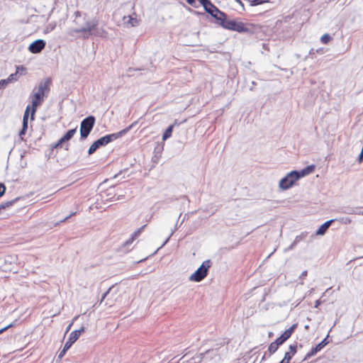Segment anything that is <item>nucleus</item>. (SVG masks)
I'll return each instance as SVG.
<instances>
[{"label": "nucleus", "mask_w": 363, "mask_h": 363, "mask_svg": "<svg viewBox=\"0 0 363 363\" xmlns=\"http://www.w3.org/2000/svg\"><path fill=\"white\" fill-rule=\"evenodd\" d=\"M74 19L73 23L75 28L71 29L69 32L70 35L74 36L75 33H81L84 39H87L90 35H94L100 36V30L98 28L99 21L96 19L89 20L88 15L85 13L77 11L74 13Z\"/></svg>", "instance_id": "f257e3e1"}, {"label": "nucleus", "mask_w": 363, "mask_h": 363, "mask_svg": "<svg viewBox=\"0 0 363 363\" xmlns=\"http://www.w3.org/2000/svg\"><path fill=\"white\" fill-rule=\"evenodd\" d=\"M218 24L223 28L236 31L239 33H246L248 35H252L256 33V30L258 27L252 23H245L241 21H238L235 19H228V16L225 13V17H222L221 19H218Z\"/></svg>", "instance_id": "f03ea898"}, {"label": "nucleus", "mask_w": 363, "mask_h": 363, "mask_svg": "<svg viewBox=\"0 0 363 363\" xmlns=\"http://www.w3.org/2000/svg\"><path fill=\"white\" fill-rule=\"evenodd\" d=\"M137 123V122H134L130 124L127 128L121 130L118 133H114L108 135H106L98 140H95L91 145L89 147L88 150V155H91L94 154L99 147L106 146L108 143L113 142V140L123 137L125 135L128 131H130Z\"/></svg>", "instance_id": "7ed1b4c3"}, {"label": "nucleus", "mask_w": 363, "mask_h": 363, "mask_svg": "<svg viewBox=\"0 0 363 363\" xmlns=\"http://www.w3.org/2000/svg\"><path fill=\"white\" fill-rule=\"evenodd\" d=\"M51 79L47 78L45 81L40 82L38 84V91L31 96L32 111L30 113V120L35 119V114L38 107L44 100L45 93L50 91V85L51 84Z\"/></svg>", "instance_id": "20e7f679"}, {"label": "nucleus", "mask_w": 363, "mask_h": 363, "mask_svg": "<svg viewBox=\"0 0 363 363\" xmlns=\"http://www.w3.org/2000/svg\"><path fill=\"white\" fill-rule=\"evenodd\" d=\"M200 4L203 6L204 11L210 14L216 20V23L218 24V19H221L222 17H225V12L220 11L216 7L210 0H201Z\"/></svg>", "instance_id": "39448f33"}, {"label": "nucleus", "mask_w": 363, "mask_h": 363, "mask_svg": "<svg viewBox=\"0 0 363 363\" xmlns=\"http://www.w3.org/2000/svg\"><path fill=\"white\" fill-rule=\"evenodd\" d=\"M211 261L207 259L204 261L201 265L190 276L189 280L199 282L202 281L208 275V269L211 267Z\"/></svg>", "instance_id": "423d86ee"}, {"label": "nucleus", "mask_w": 363, "mask_h": 363, "mask_svg": "<svg viewBox=\"0 0 363 363\" xmlns=\"http://www.w3.org/2000/svg\"><path fill=\"white\" fill-rule=\"evenodd\" d=\"M96 122L94 116H89L84 118L80 123V140H85L92 130Z\"/></svg>", "instance_id": "0eeeda50"}, {"label": "nucleus", "mask_w": 363, "mask_h": 363, "mask_svg": "<svg viewBox=\"0 0 363 363\" xmlns=\"http://www.w3.org/2000/svg\"><path fill=\"white\" fill-rule=\"evenodd\" d=\"M298 179L296 170L291 171L279 181V186L282 190H287L292 187Z\"/></svg>", "instance_id": "6e6552de"}, {"label": "nucleus", "mask_w": 363, "mask_h": 363, "mask_svg": "<svg viewBox=\"0 0 363 363\" xmlns=\"http://www.w3.org/2000/svg\"><path fill=\"white\" fill-rule=\"evenodd\" d=\"M329 333L327 336L318 345L312 347L311 350L306 354L302 362H304L311 357L315 356L318 352H320L323 347H325L329 343Z\"/></svg>", "instance_id": "1a4fd4ad"}, {"label": "nucleus", "mask_w": 363, "mask_h": 363, "mask_svg": "<svg viewBox=\"0 0 363 363\" xmlns=\"http://www.w3.org/2000/svg\"><path fill=\"white\" fill-rule=\"evenodd\" d=\"M46 43L44 40L38 39L31 43L28 50L33 54L40 53L45 47Z\"/></svg>", "instance_id": "9d476101"}, {"label": "nucleus", "mask_w": 363, "mask_h": 363, "mask_svg": "<svg viewBox=\"0 0 363 363\" xmlns=\"http://www.w3.org/2000/svg\"><path fill=\"white\" fill-rule=\"evenodd\" d=\"M84 330H85V328L84 326H82L80 329L75 330L72 331L70 333L68 340H67V342L65 344V347L70 348L72 347V345L78 340L80 335L83 332H84Z\"/></svg>", "instance_id": "9b49d317"}, {"label": "nucleus", "mask_w": 363, "mask_h": 363, "mask_svg": "<svg viewBox=\"0 0 363 363\" xmlns=\"http://www.w3.org/2000/svg\"><path fill=\"white\" fill-rule=\"evenodd\" d=\"M315 169V164H311L308 165L307 167H304L301 170H296V174L299 178V179L302 177H304L311 173H313Z\"/></svg>", "instance_id": "f8f14e48"}, {"label": "nucleus", "mask_w": 363, "mask_h": 363, "mask_svg": "<svg viewBox=\"0 0 363 363\" xmlns=\"http://www.w3.org/2000/svg\"><path fill=\"white\" fill-rule=\"evenodd\" d=\"M315 169V164H311L308 165L307 167H304L301 170H296V174L299 178V179L302 177H304L311 173H313Z\"/></svg>", "instance_id": "ddd939ff"}, {"label": "nucleus", "mask_w": 363, "mask_h": 363, "mask_svg": "<svg viewBox=\"0 0 363 363\" xmlns=\"http://www.w3.org/2000/svg\"><path fill=\"white\" fill-rule=\"evenodd\" d=\"M335 221V219H330L329 220H327L323 224H322L318 229L315 232V235H324L326 232L328 231V228Z\"/></svg>", "instance_id": "4468645a"}, {"label": "nucleus", "mask_w": 363, "mask_h": 363, "mask_svg": "<svg viewBox=\"0 0 363 363\" xmlns=\"http://www.w3.org/2000/svg\"><path fill=\"white\" fill-rule=\"evenodd\" d=\"M289 352H286L284 354L283 359L288 363H290L291 359L295 355L297 352V345H289Z\"/></svg>", "instance_id": "2eb2a0df"}, {"label": "nucleus", "mask_w": 363, "mask_h": 363, "mask_svg": "<svg viewBox=\"0 0 363 363\" xmlns=\"http://www.w3.org/2000/svg\"><path fill=\"white\" fill-rule=\"evenodd\" d=\"M20 70H26V69H25V67H24L23 66H18V67H16V72H15V73H13V74H11L9 76V77H8L9 80L11 82H14L17 81L18 77V72H19Z\"/></svg>", "instance_id": "dca6fc26"}, {"label": "nucleus", "mask_w": 363, "mask_h": 363, "mask_svg": "<svg viewBox=\"0 0 363 363\" xmlns=\"http://www.w3.org/2000/svg\"><path fill=\"white\" fill-rule=\"evenodd\" d=\"M12 259H13V257L11 256H9L6 258H5L4 259V264H0V268H1L3 271H7V270L11 271V268L7 266V264H11L12 262H13Z\"/></svg>", "instance_id": "f3484780"}, {"label": "nucleus", "mask_w": 363, "mask_h": 363, "mask_svg": "<svg viewBox=\"0 0 363 363\" xmlns=\"http://www.w3.org/2000/svg\"><path fill=\"white\" fill-rule=\"evenodd\" d=\"M146 227V225H143L142 227H140V228H138L133 235H132V237L130 240H128L127 242H126V244H129V243H131L136 238H138L140 233L143 232V230H144V228Z\"/></svg>", "instance_id": "a211bd4d"}, {"label": "nucleus", "mask_w": 363, "mask_h": 363, "mask_svg": "<svg viewBox=\"0 0 363 363\" xmlns=\"http://www.w3.org/2000/svg\"><path fill=\"white\" fill-rule=\"evenodd\" d=\"M173 125H169L162 135V140L164 141L172 136L173 132Z\"/></svg>", "instance_id": "6ab92c4d"}, {"label": "nucleus", "mask_w": 363, "mask_h": 363, "mask_svg": "<svg viewBox=\"0 0 363 363\" xmlns=\"http://www.w3.org/2000/svg\"><path fill=\"white\" fill-rule=\"evenodd\" d=\"M76 132H77V128L70 129L66 132V133L63 135V137L68 142L73 138V136L76 133Z\"/></svg>", "instance_id": "aec40b11"}, {"label": "nucleus", "mask_w": 363, "mask_h": 363, "mask_svg": "<svg viewBox=\"0 0 363 363\" xmlns=\"http://www.w3.org/2000/svg\"><path fill=\"white\" fill-rule=\"evenodd\" d=\"M289 337H287L284 333L277 337L274 341L278 344L279 346L283 345L287 340Z\"/></svg>", "instance_id": "412c9836"}, {"label": "nucleus", "mask_w": 363, "mask_h": 363, "mask_svg": "<svg viewBox=\"0 0 363 363\" xmlns=\"http://www.w3.org/2000/svg\"><path fill=\"white\" fill-rule=\"evenodd\" d=\"M279 345L278 344L274 341L272 342L269 345V347H268V351L269 352V355L274 354L275 352L277 351L278 348H279Z\"/></svg>", "instance_id": "4be33fe9"}, {"label": "nucleus", "mask_w": 363, "mask_h": 363, "mask_svg": "<svg viewBox=\"0 0 363 363\" xmlns=\"http://www.w3.org/2000/svg\"><path fill=\"white\" fill-rule=\"evenodd\" d=\"M297 327H298V323H294L289 329L286 330L284 332V333L287 337H289V338H290L291 335L293 334V333L294 332V330L296 329Z\"/></svg>", "instance_id": "5701e85b"}, {"label": "nucleus", "mask_w": 363, "mask_h": 363, "mask_svg": "<svg viewBox=\"0 0 363 363\" xmlns=\"http://www.w3.org/2000/svg\"><path fill=\"white\" fill-rule=\"evenodd\" d=\"M297 327H298V323H294L289 329L286 330L284 332V333L287 337H289V338H290L291 335L293 334V333L294 332V330L296 329Z\"/></svg>", "instance_id": "b1692460"}, {"label": "nucleus", "mask_w": 363, "mask_h": 363, "mask_svg": "<svg viewBox=\"0 0 363 363\" xmlns=\"http://www.w3.org/2000/svg\"><path fill=\"white\" fill-rule=\"evenodd\" d=\"M297 327H298V323H294L289 329L286 330L284 332V333L287 337H289V338H290L291 335L293 334V333L294 332V330L296 329Z\"/></svg>", "instance_id": "393cba45"}, {"label": "nucleus", "mask_w": 363, "mask_h": 363, "mask_svg": "<svg viewBox=\"0 0 363 363\" xmlns=\"http://www.w3.org/2000/svg\"><path fill=\"white\" fill-rule=\"evenodd\" d=\"M20 197H16V199H12L11 201L3 202L5 209H7L13 206L18 200H20Z\"/></svg>", "instance_id": "a878e982"}, {"label": "nucleus", "mask_w": 363, "mask_h": 363, "mask_svg": "<svg viewBox=\"0 0 363 363\" xmlns=\"http://www.w3.org/2000/svg\"><path fill=\"white\" fill-rule=\"evenodd\" d=\"M308 233L307 232H303L300 235H297L294 242L297 245L301 241L303 240L307 237Z\"/></svg>", "instance_id": "bb28decb"}, {"label": "nucleus", "mask_w": 363, "mask_h": 363, "mask_svg": "<svg viewBox=\"0 0 363 363\" xmlns=\"http://www.w3.org/2000/svg\"><path fill=\"white\" fill-rule=\"evenodd\" d=\"M66 142L67 140L62 136L56 143L52 145V149L62 147V144Z\"/></svg>", "instance_id": "cd10ccee"}, {"label": "nucleus", "mask_w": 363, "mask_h": 363, "mask_svg": "<svg viewBox=\"0 0 363 363\" xmlns=\"http://www.w3.org/2000/svg\"><path fill=\"white\" fill-rule=\"evenodd\" d=\"M32 111V106L28 105L23 114V121L28 122L29 112Z\"/></svg>", "instance_id": "c85d7f7f"}, {"label": "nucleus", "mask_w": 363, "mask_h": 363, "mask_svg": "<svg viewBox=\"0 0 363 363\" xmlns=\"http://www.w3.org/2000/svg\"><path fill=\"white\" fill-rule=\"evenodd\" d=\"M32 111V106L28 105L23 114V121L28 122L29 112Z\"/></svg>", "instance_id": "c756f323"}, {"label": "nucleus", "mask_w": 363, "mask_h": 363, "mask_svg": "<svg viewBox=\"0 0 363 363\" xmlns=\"http://www.w3.org/2000/svg\"><path fill=\"white\" fill-rule=\"evenodd\" d=\"M332 40H333V38L328 33L324 34L320 38V41L323 44H328Z\"/></svg>", "instance_id": "7c9ffc66"}, {"label": "nucleus", "mask_w": 363, "mask_h": 363, "mask_svg": "<svg viewBox=\"0 0 363 363\" xmlns=\"http://www.w3.org/2000/svg\"><path fill=\"white\" fill-rule=\"evenodd\" d=\"M335 220L340 222L342 224H345V225L350 224L352 222L351 218H350L349 217H342V218L335 219Z\"/></svg>", "instance_id": "2f4dec72"}, {"label": "nucleus", "mask_w": 363, "mask_h": 363, "mask_svg": "<svg viewBox=\"0 0 363 363\" xmlns=\"http://www.w3.org/2000/svg\"><path fill=\"white\" fill-rule=\"evenodd\" d=\"M9 83H11L8 78L6 79H1L0 80V89H4L6 87V86L9 84Z\"/></svg>", "instance_id": "473e14b6"}, {"label": "nucleus", "mask_w": 363, "mask_h": 363, "mask_svg": "<svg viewBox=\"0 0 363 363\" xmlns=\"http://www.w3.org/2000/svg\"><path fill=\"white\" fill-rule=\"evenodd\" d=\"M341 213L346 214H354V207H347Z\"/></svg>", "instance_id": "72a5a7b5"}, {"label": "nucleus", "mask_w": 363, "mask_h": 363, "mask_svg": "<svg viewBox=\"0 0 363 363\" xmlns=\"http://www.w3.org/2000/svg\"><path fill=\"white\" fill-rule=\"evenodd\" d=\"M6 187L4 183L0 182V197L3 196L6 193Z\"/></svg>", "instance_id": "f704fd0d"}, {"label": "nucleus", "mask_w": 363, "mask_h": 363, "mask_svg": "<svg viewBox=\"0 0 363 363\" xmlns=\"http://www.w3.org/2000/svg\"><path fill=\"white\" fill-rule=\"evenodd\" d=\"M69 348H67L65 347V345H64V347L63 349L60 351V352L59 353L58 356H57V359H62L65 353L67 352V351L69 350Z\"/></svg>", "instance_id": "c9c22d12"}, {"label": "nucleus", "mask_w": 363, "mask_h": 363, "mask_svg": "<svg viewBox=\"0 0 363 363\" xmlns=\"http://www.w3.org/2000/svg\"><path fill=\"white\" fill-rule=\"evenodd\" d=\"M199 3L201 0H198ZM186 3L193 7L197 8L199 6L196 4V0H186Z\"/></svg>", "instance_id": "e433bc0d"}, {"label": "nucleus", "mask_w": 363, "mask_h": 363, "mask_svg": "<svg viewBox=\"0 0 363 363\" xmlns=\"http://www.w3.org/2000/svg\"><path fill=\"white\" fill-rule=\"evenodd\" d=\"M14 326V323H12L8 325H6V327L0 329V335L2 334L3 333H4L5 331H6L8 329L12 328Z\"/></svg>", "instance_id": "4c0bfd02"}, {"label": "nucleus", "mask_w": 363, "mask_h": 363, "mask_svg": "<svg viewBox=\"0 0 363 363\" xmlns=\"http://www.w3.org/2000/svg\"><path fill=\"white\" fill-rule=\"evenodd\" d=\"M363 207H354L355 215H363Z\"/></svg>", "instance_id": "58836bf2"}, {"label": "nucleus", "mask_w": 363, "mask_h": 363, "mask_svg": "<svg viewBox=\"0 0 363 363\" xmlns=\"http://www.w3.org/2000/svg\"><path fill=\"white\" fill-rule=\"evenodd\" d=\"M178 228V225H176L175 226V228L174 230L172 231V233H170L169 236L166 239V240L164 242L162 246H164V245H166L167 243V242L169 241V238L172 237V235L174 234V231L177 230V228Z\"/></svg>", "instance_id": "ea45409f"}, {"label": "nucleus", "mask_w": 363, "mask_h": 363, "mask_svg": "<svg viewBox=\"0 0 363 363\" xmlns=\"http://www.w3.org/2000/svg\"><path fill=\"white\" fill-rule=\"evenodd\" d=\"M26 131H27V129L23 128H21V130L19 131V136L21 138V140H23V135H24L26 133Z\"/></svg>", "instance_id": "a19ab883"}, {"label": "nucleus", "mask_w": 363, "mask_h": 363, "mask_svg": "<svg viewBox=\"0 0 363 363\" xmlns=\"http://www.w3.org/2000/svg\"><path fill=\"white\" fill-rule=\"evenodd\" d=\"M111 291V288H109L101 296V301L100 302L102 303L103 301L105 299V298L106 297V296L109 294Z\"/></svg>", "instance_id": "79ce46f5"}, {"label": "nucleus", "mask_w": 363, "mask_h": 363, "mask_svg": "<svg viewBox=\"0 0 363 363\" xmlns=\"http://www.w3.org/2000/svg\"><path fill=\"white\" fill-rule=\"evenodd\" d=\"M296 246V244L293 242L286 250L285 251H290L292 250Z\"/></svg>", "instance_id": "37998d69"}, {"label": "nucleus", "mask_w": 363, "mask_h": 363, "mask_svg": "<svg viewBox=\"0 0 363 363\" xmlns=\"http://www.w3.org/2000/svg\"><path fill=\"white\" fill-rule=\"evenodd\" d=\"M307 274H308V272H307V270L303 271V272L301 273V276H300V279H303L305 277H306V276H307Z\"/></svg>", "instance_id": "c03bdc74"}, {"label": "nucleus", "mask_w": 363, "mask_h": 363, "mask_svg": "<svg viewBox=\"0 0 363 363\" xmlns=\"http://www.w3.org/2000/svg\"><path fill=\"white\" fill-rule=\"evenodd\" d=\"M28 121H23V124H22V128H26L28 130Z\"/></svg>", "instance_id": "a18cd8bd"}, {"label": "nucleus", "mask_w": 363, "mask_h": 363, "mask_svg": "<svg viewBox=\"0 0 363 363\" xmlns=\"http://www.w3.org/2000/svg\"><path fill=\"white\" fill-rule=\"evenodd\" d=\"M321 304V301L320 299L317 300L315 302L314 308H318V306Z\"/></svg>", "instance_id": "49530a36"}, {"label": "nucleus", "mask_w": 363, "mask_h": 363, "mask_svg": "<svg viewBox=\"0 0 363 363\" xmlns=\"http://www.w3.org/2000/svg\"><path fill=\"white\" fill-rule=\"evenodd\" d=\"M76 213H72L71 214H69V216H67V217H65L62 220H61V222H64L65 220H67L68 218H69L71 216H72L73 215H74Z\"/></svg>", "instance_id": "de8ad7c7"}, {"label": "nucleus", "mask_w": 363, "mask_h": 363, "mask_svg": "<svg viewBox=\"0 0 363 363\" xmlns=\"http://www.w3.org/2000/svg\"><path fill=\"white\" fill-rule=\"evenodd\" d=\"M315 53H316L315 50V49H313V48H311V49L310 50V51H309V55H311V56H313V55H315Z\"/></svg>", "instance_id": "09e8293b"}, {"label": "nucleus", "mask_w": 363, "mask_h": 363, "mask_svg": "<svg viewBox=\"0 0 363 363\" xmlns=\"http://www.w3.org/2000/svg\"><path fill=\"white\" fill-rule=\"evenodd\" d=\"M181 123H179L177 120H175L174 122L173 123V124H172L171 125H173V128H174L175 125H179Z\"/></svg>", "instance_id": "8fccbe9b"}, {"label": "nucleus", "mask_w": 363, "mask_h": 363, "mask_svg": "<svg viewBox=\"0 0 363 363\" xmlns=\"http://www.w3.org/2000/svg\"><path fill=\"white\" fill-rule=\"evenodd\" d=\"M3 210H6L5 208H4V205L3 203H1L0 204V213L3 211Z\"/></svg>", "instance_id": "3c124183"}, {"label": "nucleus", "mask_w": 363, "mask_h": 363, "mask_svg": "<svg viewBox=\"0 0 363 363\" xmlns=\"http://www.w3.org/2000/svg\"><path fill=\"white\" fill-rule=\"evenodd\" d=\"M236 2H238L242 7L244 9V5L241 0H235Z\"/></svg>", "instance_id": "603ef678"}, {"label": "nucleus", "mask_w": 363, "mask_h": 363, "mask_svg": "<svg viewBox=\"0 0 363 363\" xmlns=\"http://www.w3.org/2000/svg\"><path fill=\"white\" fill-rule=\"evenodd\" d=\"M315 52L317 53H323V48H320V49L315 50Z\"/></svg>", "instance_id": "864d4df0"}, {"label": "nucleus", "mask_w": 363, "mask_h": 363, "mask_svg": "<svg viewBox=\"0 0 363 363\" xmlns=\"http://www.w3.org/2000/svg\"><path fill=\"white\" fill-rule=\"evenodd\" d=\"M136 70H138V69L130 67L128 71V72H131L133 71H136Z\"/></svg>", "instance_id": "5fc2aeb1"}, {"label": "nucleus", "mask_w": 363, "mask_h": 363, "mask_svg": "<svg viewBox=\"0 0 363 363\" xmlns=\"http://www.w3.org/2000/svg\"><path fill=\"white\" fill-rule=\"evenodd\" d=\"M210 350H206L204 353H201L200 355L201 357V358H203L204 357V355L208 353Z\"/></svg>", "instance_id": "6e6d98bb"}, {"label": "nucleus", "mask_w": 363, "mask_h": 363, "mask_svg": "<svg viewBox=\"0 0 363 363\" xmlns=\"http://www.w3.org/2000/svg\"><path fill=\"white\" fill-rule=\"evenodd\" d=\"M130 21L132 23H134V21L136 23L137 22V19L136 18H130Z\"/></svg>", "instance_id": "4d7b16f0"}, {"label": "nucleus", "mask_w": 363, "mask_h": 363, "mask_svg": "<svg viewBox=\"0 0 363 363\" xmlns=\"http://www.w3.org/2000/svg\"><path fill=\"white\" fill-rule=\"evenodd\" d=\"M123 195H120V196H118L116 199V200H120V199H121V198H123Z\"/></svg>", "instance_id": "13d9d810"}, {"label": "nucleus", "mask_w": 363, "mask_h": 363, "mask_svg": "<svg viewBox=\"0 0 363 363\" xmlns=\"http://www.w3.org/2000/svg\"><path fill=\"white\" fill-rule=\"evenodd\" d=\"M72 325V323H70V324L68 325V327H67V331H68V330L70 329V328H71Z\"/></svg>", "instance_id": "bf43d9fd"}, {"label": "nucleus", "mask_w": 363, "mask_h": 363, "mask_svg": "<svg viewBox=\"0 0 363 363\" xmlns=\"http://www.w3.org/2000/svg\"><path fill=\"white\" fill-rule=\"evenodd\" d=\"M146 259H147V258H144V259H140V261H138V263L142 262L145 261Z\"/></svg>", "instance_id": "052dcab7"}, {"label": "nucleus", "mask_w": 363, "mask_h": 363, "mask_svg": "<svg viewBox=\"0 0 363 363\" xmlns=\"http://www.w3.org/2000/svg\"><path fill=\"white\" fill-rule=\"evenodd\" d=\"M273 335V333L272 332H269V337H272Z\"/></svg>", "instance_id": "680f3d73"}, {"label": "nucleus", "mask_w": 363, "mask_h": 363, "mask_svg": "<svg viewBox=\"0 0 363 363\" xmlns=\"http://www.w3.org/2000/svg\"><path fill=\"white\" fill-rule=\"evenodd\" d=\"M252 84L253 86H255L257 84H256V82H252Z\"/></svg>", "instance_id": "e2e57ef3"}, {"label": "nucleus", "mask_w": 363, "mask_h": 363, "mask_svg": "<svg viewBox=\"0 0 363 363\" xmlns=\"http://www.w3.org/2000/svg\"><path fill=\"white\" fill-rule=\"evenodd\" d=\"M265 359V354L262 357V361H264Z\"/></svg>", "instance_id": "0e129e2a"}, {"label": "nucleus", "mask_w": 363, "mask_h": 363, "mask_svg": "<svg viewBox=\"0 0 363 363\" xmlns=\"http://www.w3.org/2000/svg\"><path fill=\"white\" fill-rule=\"evenodd\" d=\"M68 146H69V145L67 144V145H66L65 150H68Z\"/></svg>", "instance_id": "69168bd1"}, {"label": "nucleus", "mask_w": 363, "mask_h": 363, "mask_svg": "<svg viewBox=\"0 0 363 363\" xmlns=\"http://www.w3.org/2000/svg\"><path fill=\"white\" fill-rule=\"evenodd\" d=\"M305 328H306V329L308 328V325H306Z\"/></svg>", "instance_id": "338daca9"}]
</instances>
